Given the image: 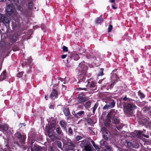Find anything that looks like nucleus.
Returning <instances> with one entry per match:
<instances>
[{"instance_id": "nucleus-1", "label": "nucleus", "mask_w": 151, "mask_h": 151, "mask_svg": "<svg viewBox=\"0 0 151 151\" xmlns=\"http://www.w3.org/2000/svg\"><path fill=\"white\" fill-rule=\"evenodd\" d=\"M78 69L79 70V72L81 73L79 76V80L80 82H85L86 80L85 74L88 69L86 64L85 62L80 63L78 67Z\"/></svg>"}, {"instance_id": "nucleus-2", "label": "nucleus", "mask_w": 151, "mask_h": 151, "mask_svg": "<svg viewBox=\"0 0 151 151\" xmlns=\"http://www.w3.org/2000/svg\"><path fill=\"white\" fill-rule=\"evenodd\" d=\"M6 14L8 17H10L12 16H16L17 15L15 10L13 8L12 6L8 5L6 9Z\"/></svg>"}, {"instance_id": "nucleus-3", "label": "nucleus", "mask_w": 151, "mask_h": 151, "mask_svg": "<svg viewBox=\"0 0 151 151\" xmlns=\"http://www.w3.org/2000/svg\"><path fill=\"white\" fill-rule=\"evenodd\" d=\"M132 101H129L127 105L125 106V108L127 112H130L131 111L136 109L137 108L135 105L133 104Z\"/></svg>"}, {"instance_id": "nucleus-4", "label": "nucleus", "mask_w": 151, "mask_h": 151, "mask_svg": "<svg viewBox=\"0 0 151 151\" xmlns=\"http://www.w3.org/2000/svg\"><path fill=\"white\" fill-rule=\"evenodd\" d=\"M15 136L17 138L19 142L22 144H24V141L26 139V136L22 134L20 132H17L15 134Z\"/></svg>"}, {"instance_id": "nucleus-5", "label": "nucleus", "mask_w": 151, "mask_h": 151, "mask_svg": "<svg viewBox=\"0 0 151 151\" xmlns=\"http://www.w3.org/2000/svg\"><path fill=\"white\" fill-rule=\"evenodd\" d=\"M115 112L114 111H111L108 114L109 117L112 118V122L114 124H117L119 122V119L116 117L114 116Z\"/></svg>"}, {"instance_id": "nucleus-6", "label": "nucleus", "mask_w": 151, "mask_h": 151, "mask_svg": "<svg viewBox=\"0 0 151 151\" xmlns=\"http://www.w3.org/2000/svg\"><path fill=\"white\" fill-rule=\"evenodd\" d=\"M48 128V126H46V129H47L48 136L51 139L53 140L54 139V137L52 132L55 129V128L54 127H52L51 128L50 127Z\"/></svg>"}, {"instance_id": "nucleus-7", "label": "nucleus", "mask_w": 151, "mask_h": 151, "mask_svg": "<svg viewBox=\"0 0 151 151\" xmlns=\"http://www.w3.org/2000/svg\"><path fill=\"white\" fill-rule=\"evenodd\" d=\"M115 104L114 100H112L110 101L109 103L107 104L103 107V109H106L109 108H113Z\"/></svg>"}, {"instance_id": "nucleus-8", "label": "nucleus", "mask_w": 151, "mask_h": 151, "mask_svg": "<svg viewBox=\"0 0 151 151\" xmlns=\"http://www.w3.org/2000/svg\"><path fill=\"white\" fill-rule=\"evenodd\" d=\"M88 99L87 97L83 93H81L78 95V101L79 103H81L86 101Z\"/></svg>"}, {"instance_id": "nucleus-9", "label": "nucleus", "mask_w": 151, "mask_h": 151, "mask_svg": "<svg viewBox=\"0 0 151 151\" xmlns=\"http://www.w3.org/2000/svg\"><path fill=\"white\" fill-rule=\"evenodd\" d=\"M18 34L17 33L14 34L10 38L9 42L12 44L15 42L18 38Z\"/></svg>"}, {"instance_id": "nucleus-10", "label": "nucleus", "mask_w": 151, "mask_h": 151, "mask_svg": "<svg viewBox=\"0 0 151 151\" xmlns=\"http://www.w3.org/2000/svg\"><path fill=\"white\" fill-rule=\"evenodd\" d=\"M57 91L55 89H53L52 92L50 95V97L52 100H54L57 97Z\"/></svg>"}, {"instance_id": "nucleus-11", "label": "nucleus", "mask_w": 151, "mask_h": 151, "mask_svg": "<svg viewBox=\"0 0 151 151\" xmlns=\"http://www.w3.org/2000/svg\"><path fill=\"white\" fill-rule=\"evenodd\" d=\"M8 126L6 124H0V130L1 131H6L8 129Z\"/></svg>"}, {"instance_id": "nucleus-12", "label": "nucleus", "mask_w": 151, "mask_h": 151, "mask_svg": "<svg viewBox=\"0 0 151 151\" xmlns=\"http://www.w3.org/2000/svg\"><path fill=\"white\" fill-rule=\"evenodd\" d=\"M87 52H83L82 53H79L78 55L77 54L76 55H75L74 56V60H77L79 58L80 56V55H86L87 57H88V56H87Z\"/></svg>"}, {"instance_id": "nucleus-13", "label": "nucleus", "mask_w": 151, "mask_h": 151, "mask_svg": "<svg viewBox=\"0 0 151 151\" xmlns=\"http://www.w3.org/2000/svg\"><path fill=\"white\" fill-rule=\"evenodd\" d=\"M84 150L85 151H92V149L91 145L88 143L86 144L84 147Z\"/></svg>"}, {"instance_id": "nucleus-14", "label": "nucleus", "mask_w": 151, "mask_h": 151, "mask_svg": "<svg viewBox=\"0 0 151 151\" xmlns=\"http://www.w3.org/2000/svg\"><path fill=\"white\" fill-rule=\"evenodd\" d=\"M60 124L64 129H66L67 124L65 121L61 120L60 122Z\"/></svg>"}, {"instance_id": "nucleus-15", "label": "nucleus", "mask_w": 151, "mask_h": 151, "mask_svg": "<svg viewBox=\"0 0 151 151\" xmlns=\"http://www.w3.org/2000/svg\"><path fill=\"white\" fill-rule=\"evenodd\" d=\"M135 135L137 138L139 139H141L142 138V132L140 131H138L135 132Z\"/></svg>"}, {"instance_id": "nucleus-16", "label": "nucleus", "mask_w": 151, "mask_h": 151, "mask_svg": "<svg viewBox=\"0 0 151 151\" xmlns=\"http://www.w3.org/2000/svg\"><path fill=\"white\" fill-rule=\"evenodd\" d=\"M6 75V72L4 71L0 76V80L2 81L5 79Z\"/></svg>"}, {"instance_id": "nucleus-17", "label": "nucleus", "mask_w": 151, "mask_h": 151, "mask_svg": "<svg viewBox=\"0 0 151 151\" xmlns=\"http://www.w3.org/2000/svg\"><path fill=\"white\" fill-rule=\"evenodd\" d=\"M64 114L66 116H68L70 114L69 109L68 108H65L63 110Z\"/></svg>"}, {"instance_id": "nucleus-18", "label": "nucleus", "mask_w": 151, "mask_h": 151, "mask_svg": "<svg viewBox=\"0 0 151 151\" xmlns=\"http://www.w3.org/2000/svg\"><path fill=\"white\" fill-rule=\"evenodd\" d=\"M84 113V111H81L77 113L74 116L76 117L79 118L80 116H81Z\"/></svg>"}, {"instance_id": "nucleus-19", "label": "nucleus", "mask_w": 151, "mask_h": 151, "mask_svg": "<svg viewBox=\"0 0 151 151\" xmlns=\"http://www.w3.org/2000/svg\"><path fill=\"white\" fill-rule=\"evenodd\" d=\"M3 22L5 25L8 24L9 22V20L8 18L6 17H4L3 19Z\"/></svg>"}, {"instance_id": "nucleus-20", "label": "nucleus", "mask_w": 151, "mask_h": 151, "mask_svg": "<svg viewBox=\"0 0 151 151\" xmlns=\"http://www.w3.org/2000/svg\"><path fill=\"white\" fill-rule=\"evenodd\" d=\"M87 143L86 140H84L80 142V145L81 147H85Z\"/></svg>"}, {"instance_id": "nucleus-21", "label": "nucleus", "mask_w": 151, "mask_h": 151, "mask_svg": "<svg viewBox=\"0 0 151 151\" xmlns=\"http://www.w3.org/2000/svg\"><path fill=\"white\" fill-rule=\"evenodd\" d=\"M102 16H101L99 17H98L96 21V23H100L101 22H102L103 20V18H102Z\"/></svg>"}, {"instance_id": "nucleus-22", "label": "nucleus", "mask_w": 151, "mask_h": 151, "mask_svg": "<svg viewBox=\"0 0 151 151\" xmlns=\"http://www.w3.org/2000/svg\"><path fill=\"white\" fill-rule=\"evenodd\" d=\"M56 131L57 134L58 135L61 134L62 133V130H61L60 127H58L56 129Z\"/></svg>"}, {"instance_id": "nucleus-23", "label": "nucleus", "mask_w": 151, "mask_h": 151, "mask_svg": "<svg viewBox=\"0 0 151 151\" xmlns=\"http://www.w3.org/2000/svg\"><path fill=\"white\" fill-rule=\"evenodd\" d=\"M91 105V103L90 101H88L86 102L84 105V106L86 109H88L90 107Z\"/></svg>"}, {"instance_id": "nucleus-24", "label": "nucleus", "mask_w": 151, "mask_h": 151, "mask_svg": "<svg viewBox=\"0 0 151 151\" xmlns=\"http://www.w3.org/2000/svg\"><path fill=\"white\" fill-rule=\"evenodd\" d=\"M139 96L140 97V98L141 99L144 98L145 97V96L144 94L141 92L140 91H139L138 92Z\"/></svg>"}, {"instance_id": "nucleus-25", "label": "nucleus", "mask_w": 151, "mask_h": 151, "mask_svg": "<svg viewBox=\"0 0 151 151\" xmlns=\"http://www.w3.org/2000/svg\"><path fill=\"white\" fill-rule=\"evenodd\" d=\"M104 68H101L100 69V72L98 73V76H102L104 75L103 74V71H104Z\"/></svg>"}, {"instance_id": "nucleus-26", "label": "nucleus", "mask_w": 151, "mask_h": 151, "mask_svg": "<svg viewBox=\"0 0 151 151\" xmlns=\"http://www.w3.org/2000/svg\"><path fill=\"white\" fill-rule=\"evenodd\" d=\"M98 104L97 103H96L93 107V114L95 113V111L96 109V108L98 106Z\"/></svg>"}, {"instance_id": "nucleus-27", "label": "nucleus", "mask_w": 151, "mask_h": 151, "mask_svg": "<svg viewBox=\"0 0 151 151\" xmlns=\"http://www.w3.org/2000/svg\"><path fill=\"white\" fill-rule=\"evenodd\" d=\"M68 134L70 135L73 134V131L71 127H69L68 130Z\"/></svg>"}, {"instance_id": "nucleus-28", "label": "nucleus", "mask_w": 151, "mask_h": 151, "mask_svg": "<svg viewBox=\"0 0 151 151\" xmlns=\"http://www.w3.org/2000/svg\"><path fill=\"white\" fill-rule=\"evenodd\" d=\"M96 83L94 81H92L90 84V87L91 88H95L96 86Z\"/></svg>"}, {"instance_id": "nucleus-29", "label": "nucleus", "mask_w": 151, "mask_h": 151, "mask_svg": "<svg viewBox=\"0 0 151 151\" xmlns=\"http://www.w3.org/2000/svg\"><path fill=\"white\" fill-rule=\"evenodd\" d=\"M33 6L32 3V2H30L28 3V8L29 9H32Z\"/></svg>"}, {"instance_id": "nucleus-30", "label": "nucleus", "mask_w": 151, "mask_h": 151, "mask_svg": "<svg viewBox=\"0 0 151 151\" xmlns=\"http://www.w3.org/2000/svg\"><path fill=\"white\" fill-rule=\"evenodd\" d=\"M99 143L101 147H102L104 146L105 142L103 139H102L99 142Z\"/></svg>"}, {"instance_id": "nucleus-31", "label": "nucleus", "mask_w": 151, "mask_h": 151, "mask_svg": "<svg viewBox=\"0 0 151 151\" xmlns=\"http://www.w3.org/2000/svg\"><path fill=\"white\" fill-rule=\"evenodd\" d=\"M57 144L58 147L60 148H62V145L61 142L60 141H58L57 142Z\"/></svg>"}, {"instance_id": "nucleus-32", "label": "nucleus", "mask_w": 151, "mask_h": 151, "mask_svg": "<svg viewBox=\"0 0 151 151\" xmlns=\"http://www.w3.org/2000/svg\"><path fill=\"white\" fill-rule=\"evenodd\" d=\"M34 148L36 151H38L40 149V147L38 146L35 145L34 146Z\"/></svg>"}, {"instance_id": "nucleus-33", "label": "nucleus", "mask_w": 151, "mask_h": 151, "mask_svg": "<svg viewBox=\"0 0 151 151\" xmlns=\"http://www.w3.org/2000/svg\"><path fill=\"white\" fill-rule=\"evenodd\" d=\"M112 29V26L111 24H109V27L108 28V32H110L111 31V30Z\"/></svg>"}, {"instance_id": "nucleus-34", "label": "nucleus", "mask_w": 151, "mask_h": 151, "mask_svg": "<svg viewBox=\"0 0 151 151\" xmlns=\"http://www.w3.org/2000/svg\"><path fill=\"white\" fill-rule=\"evenodd\" d=\"M111 74H112V75L111 76V79H113L114 78H117V75L115 73H112Z\"/></svg>"}, {"instance_id": "nucleus-35", "label": "nucleus", "mask_w": 151, "mask_h": 151, "mask_svg": "<svg viewBox=\"0 0 151 151\" xmlns=\"http://www.w3.org/2000/svg\"><path fill=\"white\" fill-rule=\"evenodd\" d=\"M23 72H21L19 73L18 74H17V76L19 77H20L23 74Z\"/></svg>"}, {"instance_id": "nucleus-36", "label": "nucleus", "mask_w": 151, "mask_h": 151, "mask_svg": "<svg viewBox=\"0 0 151 151\" xmlns=\"http://www.w3.org/2000/svg\"><path fill=\"white\" fill-rule=\"evenodd\" d=\"M93 146L96 150H99L100 149L98 145H97L96 144H95Z\"/></svg>"}, {"instance_id": "nucleus-37", "label": "nucleus", "mask_w": 151, "mask_h": 151, "mask_svg": "<svg viewBox=\"0 0 151 151\" xmlns=\"http://www.w3.org/2000/svg\"><path fill=\"white\" fill-rule=\"evenodd\" d=\"M63 49L64 51L67 52L68 50L67 47L64 45L63 46Z\"/></svg>"}, {"instance_id": "nucleus-38", "label": "nucleus", "mask_w": 151, "mask_h": 151, "mask_svg": "<svg viewBox=\"0 0 151 151\" xmlns=\"http://www.w3.org/2000/svg\"><path fill=\"white\" fill-rule=\"evenodd\" d=\"M117 81L116 80L114 83H111L110 85V89H111L112 88L114 84L116 83L117 82Z\"/></svg>"}, {"instance_id": "nucleus-39", "label": "nucleus", "mask_w": 151, "mask_h": 151, "mask_svg": "<svg viewBox=\"0 0 151 151\" xmlns=\"http://www.w3.org/2000/svg\"><path fill=\"white\" fill-rule=\"evenodd\" d=\"M82 138V137L81 136H77L76 137V139L77 140H79L81 139Z\"/></svg>"}, {"instance_id": "nucleus-40", "label": "nucleus", "mask_w": 151, "mask_h": 151, "mask_svg": "<svg viewBox=\"0 0 151 151\" xmlns=\"http://www.w3.org/2000/svg\"><path fill=\"white\" fill-rule=\"evenodd\" d=\"M6 147L4 148V151H11V149H9L6 145Z\"/></svg>"}, {"instance_id": "nucleus-41", "label": "nucleus", "mask_w": 151, "mask_h": 151, "mask_svg": "<svg viewBox=\"0 0 151 151\" xmlns=\"http://www.w3.org/2000/svg\"><path fill=\"white\" fill-rule=\"evenodd\" d=\"M67 56V55H62L61 57L62 59H64Z\"/></svg>"}, {"instance_id": "nucleus-42", "label": "nucleus", "mask_w": 151, "mask_h": 151, "mask_svg": "<svg viewBox=\"0 0 151 151\" xmlns=\"http://www.w3.org/2000/svg\"><path fill=\"white\" fill-rule=\"evenodd\" d=\"M106 148L107 150V151H111V149H110V147H109V146H106Z\"/></svg>"}, {"instance_id": "nucleus-43", "label": "nucleus", "mask_w": 151, "mask_h": 151, "mask_svg": "<svg viewBox=\"0 0 151 151\" xmlns=\"http://www.w3.org/2000/svg\"><path fill=\"white\" fill-rule=\"evenodd\" d=\"M78 89H79V90H84L85 91H86V88H78Z\"/></svg>"}, {"instance_id": "nucleus-44", "label": "nucleus", "mask_w": 151, "mask_h": 151, "mask_svg": "<svg viewBox=\"0 0 151 151\" xmlns=\"http://www.w3.org/2000/svg\"><path fill=\"white\" fill-rule=\"evenodd\" d=\"M62 89H63V90H65L66 89V87L64 85H62Z\"/></svg>"}, {"instance_id": "nucleus-45", "label": "nucleus", "mask_w": 151, "mask_h": 151, "mask_svg": "<svg viewBox=\"0 0 151 151\" xmlns=\"http://www.w3.org/2000/svg\"><path fill=\"white\" fill-rule=\"evenodd\" d=\"M127 144L129 147L131 146H132V143L130 142H128L127 143Z\"/></svg>"}, {"instance_id": "nucleus-46", "label": "nucleus", "mask_w": 151, "mask_h": 151, "mask_svg": "<svg viewBox=\"0 0 151 151\" xmlns=\"http://www.w3.org/2000/svg\"><path fill=\"white\" fill-rule=\"evenodd\" d=\"M49 108L50 109H53L54 108L53 106L52 105H50V106H49Z\"/></svg>"}, {"instance_id": "nucleus-47", "label": "nucleus", "mask_w": 151, "mask_h": 151, "mask_svg": "<svg viewBox=\"0 0 151 151\" xmlns=\"http://www.w3.org/2000/svg\"><path fill=\"white\" fill-rule=\"evenodd\" d=\"M142 135L146 138H148L149 137V136L148 135H146L145 134H143Z\"/></svg>"}, {"instance_id": "nucleus-48", "label": "nucleus", "mask_w": 151, "mask_h": 151, "mask_svg": "<svg viewBox=\"0 0 151 151\" xmlns=\"http://www.w3.org/2000/svg\"><path fill=\"white\" fill-rule=\"evenodd\" d=\"M91 142L93 146L95 144L93 140H91Z\"/></svg>"}, {"instance_id": "nucleus-49", "label": "nucleus", "mask_w": 151, "mask_h": 151, "mask_svg": "<svg viewBox=\"0 0 151 151\" xmlns=\"http://www.w3.org/2000/svg\"><path fill=\"white\" fill-rule=\"evenodd\" d=\"M111 2L112 3H114L115 4V0H111Z\"/></svg>"}, {"instance_id": "nucleus-50", "label": "nucleus", "mask_w": 151, "mask_h": 151, "mask_svg": "<svg viewBox=\"0 0 151 151\" xmlns=\"http://www.w3.org/2000/svg\"><path fill=\"white\" fill-rule=\"evenodd\" d=\"M112 8L113 9H116V7L112 5Z\"/></svg>"}, {"instance_id": "nucleus-51", "label": "nucleus", "mask_w": 151, "mask_h": 151, "mask_svg": "<svg viewBox=\"0 0 151 151\" xmlns=\"http://www.w3.org/2000/svg\"><path fill=\"white\" fill-rule=\"evenodd\" d=\"M122 126H120V127H116V128L117 129H121L122 128Z\"/></svg>"}, {"instance_id": "nucleus-52", "label": "nucleus", "mask_w": 151, "mask_h": 151, "mask_svg": "<svg viewBox=\"0 0 151 151\" xmlns=\"http://www.w3.org/2000/svg\"><path fill=\"white\" fill-rule=\"evenodd\" d=\"M12 25L14 28H15L16 27V25L15 24H12Z\"/></svg>"}, {"instance_id": "nucleus-53", "label": "nucleus", "mask_w": 151, "mask_h": 151, "mask_svg": "<svg viewBox=\"0 0 151 151\" xmlns=\"http://www.w3.org/2000/svg\"><path fill=\"white\" fill-rule=\"evenodd\" d=\"M89 66L91 68H92L93 67V65H92L90 64L89 65Z\"/></svg>"}, {"instance_id": "nucleus-54", "label": "nucleus", "mask_w": 151, "mask_h": 151, "mask_svg": "<svg viewBox=\"0 0 151 151\" xmlns=\"http://www.w3.org/2000/svg\"><path fill=\"white\" fill-rule=\"evenodd\" d=\"M45 99L46 100H47L48 99H47V96H45Z\"/></svg>"}, {"instance_id": "nucleus-55", "label": "nucleus", "mask_w": 151, "mask_h": 151, "mask_svg": "<svg viewBox=\"0 0 151 151\" xmlns=\"http://www.w3.org/2000/svg\"><path fill=\"white\" fill-rule=\"evenodd\" d=\"M103 79H102V80H99L98 82V83H101V81H102Z\"/></svg>"}, {"instance_id": "nucleus-56", "label": "nucleus", "mask_w": 151, "mask_h": 151, "mask_svg": "<svg viewBox=\"0 0 151 151\" xmlns=\"http://www.w3.org/2000/svg\"><path fill=\"white\" fill-rule=\"evenodd\" d=\"M139 147V145L137 144V145L135 147L136 148H138Z\"/></svg>"}, {"instance_id": "nucleus-57", "label": "nucleus", "mask_w": 151, "mask_h": 151, "mask_svg": "<svg viewBox=\"0 0 151 151\" xmlns=\"http://www.w3.org/2000/svg\"><path fill=\"white\" fill-rule=\"evenodd\" d=\"M97 151H106L104 149V150H97Z\"/></svg>"}, {"instance_id": "nucleus-58", "label": "nucleus", "mask_w": 151, "mask_h": 151, "mask_svg": "<svg viewBox=\"0 0 151 151\" xmlns=\"http://www.w3.org/2000/svg\"><path fill=\"white\" fill-rule=\"evenodd\" d=\"M116 70H113L112 71V73H114V72H115Z\"/></svg>"}, {"instance_id": "nucleus-59", "label": "nucleus", "mask_w": 151, "mask_h": 151, "mask_svg": "<svg viewBox=\"0 0 151 151\" xmlns=\"http://www.w3.org/2000/svg\"><path fill=\"white\" fill-rule=\"evenodd\" d=\"M124 151H129L128 150H124Z\"/></svg>"}, {"instance_id": "nucleus-60", "label": "nucleus", "mask_w": 151, "mask_h": 151, "mask_svg": "<svg viewBox=\"0 0 151 151\" xmlns=\"http://www.w3.org/2000/svg\"><path fill=\"white\" fill-rule=\"evenodd\" d=\"M17 10H21V8H20V9H19V8H18V9H17Z\"/></svg>"}, {"instance_id": "nucleus-61", "label": "nucleus", "mask_w": 151, "mask_h": 151, "mask_svg": "<svg viewBox=\"0 0 151 151\" xmlns=\"http://www.w3.org/2000/svg\"><path fill=\"white\" fill-rule=\"evenodd\" d=\"M4 1V0H0V2L1 1Z\"/></svg>"}, {"instance_id": "nucleus-62", "label": "nucleus", "mask_w": 151, "mask_h": 151, "mask_svg": "<svg viewBox=\"0 0 151 151\" xmlns=\"http://www.w3.org/2000/svg\"><path fill=\"white\" fill-rule=\"evenodd\" d=\"M68 66H66V67H65V68H66L67 67V68H68Z\"/></svg>"}, {"instance_id": "nucleus-63", "label": "nucleus", "mask_w": 151, "mask_h": 151, "mask_svg": "<svg viewBox=\"0 0 151 151\" xmlns=\"http://www.w3.org/2000/svg\"><path fill=\"white\" fill-rule=\"evenodd\" d=\"M1 17V15L0 14V17Z\"/></svg>"}, {"instance_id": "nucleus-64", "label": "nucleus", "mask_w": 151, "mask_h": 151, "mask_svg": "<svg viewBox=\"0 0 151 151\" xmlns=\"http://www.w3.org/2000/svg\"><path fill=\"white\" fill-rule=\"evenodd\" d=\"M135 151V150H132V151Z\"/></svg>"}]
</instances>
